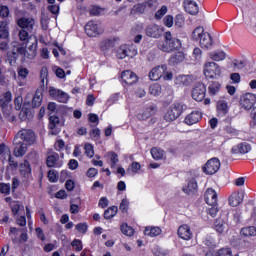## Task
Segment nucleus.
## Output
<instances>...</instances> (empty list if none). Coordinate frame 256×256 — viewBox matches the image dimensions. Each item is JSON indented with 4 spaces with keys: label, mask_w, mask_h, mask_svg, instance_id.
Returning <instances> with one entry per match:
<instances>
[{
    "label": "nucleus",
    "mask_w": 256,
    "mask_h": 256,
    "mask_svg": "<svg viewBox=\"0 0 256 256\" xmlns=\"http://www.w3.org/2000/svg\"><path fill=\"white\" fill-rule=\"evenodd\" d=\"M183 47V44L179 38L173 37L171 32L165 33V41L158 43V49L164 53H171L172 51H179Z\"/></svg>",
    "instance_id": "f257e3e1"
},
{
    "label": "nucleus",
    "mask_w": 256,
    "mask_h": 256,
    "mask_svg": "<svg viewBox=\"0 0 256 256\" xmlns=\"http://www.w3.org/2000/svg\"><path fill=\"white\" fill-rule=\"evenodd\" d=\"M193 41H199L200 46L203 49H211L213 47V38L211 34L205 32V29L201 26L196 27L192 32Z\"/></svg>",
    "instance_id": "f03ea898"
},
{
    "label": "nucleus",
    "mask_w": 256,
    "mask_h": 256,
    "mask_svg": "<svg viewBox=\"0 0 256 256\" xmlns=\"http://www.w3.org/2000/svg\"><path fill=\"white\" fill-rule=\"evenodd\" d=\"M35 132L31 129H22L20 130L15 138L13 143H25L26 145H33L36 141Z\"/></svg>",
    "instance_id": "7ed1b4c3"
},
{
    "label": "nucleus",
    "mask_w": 256,
    "mask_h": 256,
    "mask_svg": "<svg viewBox=\"0 0 256 256\" xmlns=\"http://www.w3.org/2000/svg\"><path fill=\"white\" fill-rule=\"evenodd\" d=\"M19 55H21L23 59L27 57V48L25 46L18 45L14 47L11 52H8L7 59L11 67H15L17 60L19 59Z\"/></svg>",
    "instance_id": "20e7f679"
},
{
    "label": "nucleus",
    "mask_w": 256,
    "mask_h": 256,
    "mask_svg": "<svg viewBox=\"0 0 256 256\" xmlns=\"http://www.w3.org/2000/svg\"><path fill=\"white\" fill-rule=\"evenodd\" d=\"M181 113H183V105L181 103H174L164 114V120L171 123V121L179 119V117H181Z\"/></svg>",
    "instance_id": "39448f33"
},
{
    "label": "nucleus",
    "mask_w": 256,
    "mask_h": 256,
    "mask_svg": "<svg viewBox=\"0 0 256 256\" xmlns=\"http://www.w3.org/2000/svg\"><path fill=\"white\" fill-rule=\"evenodd\" d=\"M204 75L207 79H217L221 77V68L215 62H207L204 65Z\"/></svg>",
    "instance_id": "423d86ee"
},
{
    "label": "nucleus",
    "mask_w": 256,
    "mask_h": 256,
    "mask_svg": "<svg viewBox=\"0 0 256 256\" xmlns=\"http://www.w3.org/2000/svg\"><path fill=\"white\" fill-rule=\"evenodd\" d=\"M219 169H221V161H219V158H212L204 165L203 172L206 175H215Z\"/></svg>",
    "instance_id": "0eeeda50"
},
{
    "label": "nucleus",
    "mask_w": 256,
    "mask_h": 256,
    "mask_svg": "<svg viewBox=\"0 0 256 256\" xmlns=\"http://www.w3.org/2000/svg\"><path fill=\"white\" fill-rule=\"evenodd\" d=\"M20 175L23 178L24 185L27 186L31 183L33 175L31 174V164L27 160L20 164Z\"/></svg>",
    "instance_id": "6e6552de"
},
{
    "label": "nucleus",
    "mask_w": 256,
    "mask_h": 256,
    "mask_svg": "<svg viewBox=\"0 0 256 256\" xmlns=\"http://www.w3.org/2000/svg\"><path fill=\"white\" fill-rule=\"evenodd\" d=\"M256 103V95L253 93H246L240 98V105L243 109L249 111V109H253V105Z\"/></svg>",
    "instance_id": "1a4fd4ad"
},
{
    "label": "nucleus",
    "mask_w": 256,
    "mask_h": 256,
    "mask_svg": "<svg viewBox=\"0 0 256 256\" xmlns=\"http://www.w3.org/2000/svg\"><path fill=\"white\" fill-rule=\"evenodd\" d=\"M205 93H207L205 84L198 82L192 90V98L194 101L201 102L205 99Z\"/></svg>",
    "instance_id": "9d476101"
},
{
    "label": "nucleus",
    "mask_w": 256,
    "mask_h": 256,
    "mask_svg": "<svg viewBox=\"0 0 256 256\" xmlns=\"http://www.w3.org/2000/svg\"><path fill=\"white\" fill-rule=\"evenodd\" d=\"M49 93H50V96L53 99H55V101H58L59 103H67V101H69V94L55 87H50Z\"/></svg>",
    "instance_id": "9b49d317"
},
{
    "label": "nucleus",
    "mask_w": 256,
    "mask_h": 256,
    "mask_svg": "<svg viewBox=\"0 0 256 256\" xmlns=\"http://www.w3.org/2000/svg\"><path fill=\"white\" fill-rule=\"evenodd\" d=\"M165 73H167V65L164 64L157 66L150 71L149 79H151V81H159V79L163 77Z\"/></svg>",
    "instance_id": "f8f14e48"
},
{
    "label": "nucleus",
    "mask_w": 256,
    "mask_h": 256,
    "mask_svg": "<svg viewBox=\"0 0 256 256\" xmlns=\"http://www.w3.org/2000/svg\"><path fill=\"white\" fill-rule=\"evenodd\" d=\"M121 79L126 85H135V83H137V81L139 80L137 74H135V72L131 70L123 71L121 74Z\"/></svg>",
    "instance_id": "ddd939ff"
},
{
    "label": "nucleus",
    "mask_w": 256,
    "mask_h": 256,
    "mask_svg": "<svg viewBox=\"0 0 256 256\" xmlns=\"http://www.w3.org/2000/svg\"><path fill=\"white\" fill-rule=\"evenodd\" d=\"M85 32L88 37H97V35H101L102 33L101 28H99V25H97L94 21H89L85 25Z\"/></svg>",
    "instance_id": "4468645a"
},
{
    "label": "nucleus",
    "mask_w": 256,
    "mask_h": 256,
    "mask_svg": "<svg viewBox=\"0 0 256 256\" xmlns=\"http://www.w3.org/2000/svg\"><path fill=\"white\" fill-rule=\"evenodd\" d=\"M157 112V108L154 105H148L142 112L137 114L139 121H147L150 117H153Z\"/></svg>",
    "instance_id": "2eb2a0df"
},
{
    "label": "nucleus",
    "mask_w": 256,
    "mask_h": 256,
    "mask_svg": "<svg viewBox=\"0 0 256 256\" xmlns=\"http://www.w3.org/2000/svg\"><path fill=\"white\" fill-rule=\"evenodd\" d=\"M251 151V144L247 142H242L231 149V153L234 155H247Z\"/></svg>",
    "instance_id": "dca6fc26"
},
{
    "label": "nucleus",
    "mask_w": 256,
    "mask_h": 256,
    "mask_svg": "<svg viewBox=\"0 0 256 256\" xmlns=\"http://www.w3.org/2000/svg\"><path fill=\"white\" fill-rule=\"evenodd\" d=\"M147 37H152L153 39H159L163 30L156 24H150L145 29Z\"/></svg>",
    "instance_id": "f3484780"
},
{
    "label": "nucleus",
    "mask_w": 256,
    "mask_h": 256,
    "mask_svg": "<svg viewBox=\"0 0 256 256\" xmlns=\"http://www.w3.org/2000/svg\"><path fill=\"white\" fill-rule=\"evenodd\" d=\"M18 26L24 31H33L35 20L33 18L22 17L18 19Z\"/></svg>",
    "instance_id": "a211bd4d"
},
{
    "label": "nucleus",
    "mask_w": 256,
    "mask_h": 256,
    "mask_svg": "<svg viewBox=\"0 0 256 256\" xmlns=\"http://www.w3.org/2000/svg\"><path fill=\"white\" fill-rule=\"evenodd\" d=\"M178 235L181 239H184V241L193 239V232H191V228L187 224H184L178 228Z\"/></svg>",
    "instance_id": "6ab92c4d"
},
{
    "label": "nucleus",
    "mask_w": 256,
    "mask_h": 256,
    "mask_svg": "<svg viewBox=\"0 0 256 256\" xmlns=\"http://www.w3.org/2000/svg\"><path fill=\"white\" fill-rule=\"evenodd\" d=\"M184 9L190 15H197V13H199V6L197 5V2L193 0H185Z\"/></svg>",
    "instance_id": "aec40b11"
},
{
    "label": "nucleus",
    "mask_w": 256,
    "mask_h": 256,
    "mask_svg": "<svg viewBox=\"0 0 256 256\" xmlns=\"http://www.w3.org/2000/svg\"><path fill=\"white\" fill-rule=\"evenodd\" d=\"M201 117V112L194 111L185 117L184 123H186V125H195V123H199V121H201Z\"/></svg>",
    "instance_id": "412c9836"
},
{
    "label": "nucleus",
    "mask_w": 256,
    "mask_h": 256,
    "mask_svg": "<svg viewBox=\"0 0 256 256\" xmlns=\"http://www.w3.org/2000/svg\"><path fill=\"white\" fill-rule=\"evenodd\" d=\"M207 205H217V192L213 188H208L204 194Z\"/></svg>",
    "instance_id": "4be33fe9"
},
{
    "label": "nucleus",
    "mask_w": 256,
    "mask_h": 256,
    "mask_svg": "<svg viewBox=\"0 0 256 256\" xmlns=\"http://www.w3.org/2000/svg\"><path fill=\"white\" fill-rule=\"evenodd\" d=\"M243 197V193H232L231 196L229 197V205H231V207H238V205H241V203H243Z\"/></svg>",
    "instance_id": "5701e85b"
},
{
    "label": "nucleus",
    "mask_w": 256,
    "mask_h": 256,
    "mask_svg": "<svg viewBox=\"0 0 256 256\" xmlns=\"http://www.w3.org/2000/svg\"><path fill=\"white\" fill-rule=\"evenodd\" d=\"M218 117H225L229 113V104L225 100H219L217 102Z\"/></svg>",
    "instance_id": "b1692460"
},
{
    "label": "nucleus",
    "mask_w": 256,
    "mask_h": 256,
    "mask_svg": "<svg viewBox=\"0 0 256 256\" xmlns=\"http://www.w3.org/2000/svg\"><path fill=\"white\" fill-rule=\"evenodd\" d=\"M14 145H15V147H14L13 155H15L16 157H23L25 155V153H27L29 144H25V143L21 142L19 144L14 143Z\"/></svg>",
    "instance_id": "393cba45"
},
{
    "label": "nucleus",
    "mask_w": 256,
    "mask_h": 256,
    "mask_svg": "<svg viewBox=\"0 0 256 256\" xmlns=\"http://www.w3.org/2000/svg\"><path fill=\"white\" fill-rule=\"evenodd\" d=\"M59 117L57 116H50L49 117V129H51L52 135H59V130H57V127H59Z\"/></svg>",
    "instance_id": "a878e982"
},
{
    "label": "nucleus",
    "mask_w": 256,
    "mask_h": 256,
    "mask_svg": "<svg viewBox=\"0 0 256 256\" xmlns=\"http://www.w3.org/2000/svg\"><path fill=\"white\" fill-rule=\"evenodd\" d=\"M185 60V54L183 52H177L170 57L168 60L169 65H179V63H183Z\"/></svg>",
    "instance_id": "bb28decb"
},
{
    "label": "nucleus",
    "mask_w": 256,
    "mask_h": 256,
    "mask_svg": "<svg viewBox=\"0 0 256 256\" xmlns=\"http://www.w3.org/2000/svg\"><path fill=\"white\" fill-rule=\"evenodd\" d=\"M197 187V181L192 179L188 182L187 187L183 188V191L187 193V195H194V193H197Z\"/></svg>",
    "instance_id": "cd10ccee"
},
{
    "label": "nucleus",
    "mask_w": 256,
    "mask_h": 256,
    "mask_svg": "<svg viewBox=\"0 0 256 256\" xmlns=\"http://www.w3.org/2000/svg\"><path fill=\"white\" fill-rule=\"evenodd\" d=\"M0 39H4V41L9 39V27L5 21L0 22Z\"/></svg>",
    "instance_id": "c85d7f7f"
},
{
    "label": "nucleus",
    "mask_w": 256,
    "mask_h": 256,
    "mask_svg": "<svg viewBox=\"0 0 256 256\" xmlns=\"http://www.w3.org/2000/svg\"><path fill=\"white\" fill-rule=\"evenodd\" d=\"M221 91V84L219 82H211L208 87V93L211 97H215Z\"/></svg>",
    "instance_id": "c756f323"
},
{
    "label": "nucleus",
    "mask_w": 256,
    "mask_h": 256,
    "mask_svg": "<svg viewBox=\"0 0 256 256\" xmlns=\"http://www.w3.org/2000/svg\"><path fill=\"white\" fill-rule=\"evenodd\" d=\"M176 85H191V76L179 75L175 78Z\"/></svg>",
    "instance_id": "7c9ffc66"
},
{
    "label": "nucleus",
    "mask_w": 256,
    "mask_h": 256,
    "mask_svg": "<svg viewBox=\"0 0 256 256\" xmlns=\"http://www.w3.org/2000/svg\"><path fill=\"white\" fill-rule=\"evenodd\" d=\"M144 235H147L148 237H157V235H161V228L146 227L144 230Z\"/></svg>",
    "instance_id": "2f4dec72"
},
{
    "label": "nucleus",
    "mask_w": 256,
    "mask_h": 256,
    "mask_svg": "<svg viewBox=\"0 0 256 256\" xmlns=\"http://www.w3.org/2000/svg\"><path fill=\"white\" fill-rule=\"evenodd\" d=\"M240 233H241V235H243V237H255L256 236V227L249 226V227L242 228Z\"/></svg>",
    "instance_id": "473e14b6"
},
{
    "label": "nucleus",
    "mask_w": 256,
    "mask_h": 256,
    "mask_svg": "<svg viewBox=\"0 0 256 256\" xmlns=\"http://www.w3.org/2000/svg\"><path fill=\"white\" fill-rule=\"evenodd\" d=\"M131 50L129 49V46H120V49L117 51V58L118 59H125V57H130Z\"/></svg>",
    "instance_id": "72a5a7b5"
},
{
    "label": "nucleus",
    "mask_w": 256,
    "mask_h": 256,
    "mask_svg": "<svg viewBox=\"0 0 256 256\" xmlns=\"http://www.w3.org/2000/svg\"><path fill=\"white\" fill-rule=\"evenodd\" d=\"M13 99V95L11 94V92H6L3 97L0 99V107H2V109H5V107H7V105H9V103H11V100Z\"/></svg>",
    "instance_id": "f704fd0d"
},
{
    "label": "nucleus",
    "mask_w": 256,
    "mask_h": 256,
    "mask_svg": "<svg viewBox=\"0 0 256 256\" xmlns=\"http://www.w3.org/2000/svg\"><path fill=\"white\" fill-rule=\"evenodd\" d=\"M41 103H43V93L40 91H36L32 100V107H41Z\"/></svg>",
    "instance_id": "c9c22d12"
},
{
    "label": "nucleus",
    "mask_w": 256,
    "mask_h": 256,
    "mask_svg": "<svg viewBox=\"0 0 256 256\" xmlns=\"http://www.w3.org/2000/svg\"><path fill=\"white\" fill-rule=\"evenodd\" d=\"M115 47V39H105L100 44V49L102 51H107V49H113Z\"/></svg>",
    "instance_id": "e433bc0d"
},
{
    "label": "nucleus",
    "mask_w": 256,
    "mask_h": 256,
    "mask_svg": "<svg viewBox=\"0 0 256 256\" xmlns=\"http://www.w3.org/2000/svg\"><path fill=\"white\" fill-rule=\"evenodd\" d=\"M19 119H21V121H27V119H33V113H31V109L22 108V110L19 113Z\"/></svg>",
    "instance_id": "4c0bfd02"
},
{
    "label": "nucleus",
    "mask_w": 256,
    "mask_h": 256,
    "mask_svg": "<svg viewBox=\"0 0 256 256\" xmlns=\"http://www.w3.org/2000/svg\"><path fill=\"white\" fill-rule=\"evenodd\" d=\"M28 50L29 52L26 50V57L28 59H34L37 55V40L29 46Z\"/></svg>",
    "instance_id": "58836bf2"
},
{
    "label": "nucleus",
    "mask_w": 256,
    "mask_h": 256,
    "mask_svg": "<svg viewBox=\"0 0 256 256\" xmlns=\"http://www.w3.org/2000/svg\"><path fill=\"white\" fill-rule=\"evenodd\" d=\"M214 229L217 233H225V229H227L225 222L221 219H217L214 222Z\"/></svg>",
    "instance_id": "ea45409f"
},
{
    "label": "nucleus",
    "mask_w": 256,
    "mask_h": 256,
    "mask_svg": "<svg viewBox=\"0 0 256 256\" xmlns=\"http://www.w3.org/2000/svg\"><path fill=\"white\" fill-rule=\"evenodd\" d=\"M227 57L224 51L212 52L210 53V58L212 61H223Z\"/></svg>",
    "instance_id": "a19ab883"
},
{
    "label": "nucleus",
    "mask_w": 256,
    "mask_h": 256,
    "mask_svg": "<svg viewBox=\"0 0 256 256\" xmlns=\"http://www.w3.org/2000/svg\"><path fill=\"white\" fill-rule=\"evenodd\" d=\"M57 161H59V154H53L47 157V167H57Z\"/></svg>",
    "instance_id": "79ce46f5"
},
{
    "label": "nucleus",
    "mask_w": 256,
    "mask_h": 256,
    "mask_svg": "<svg viewBox=\"0 0 256 256\" xmlns=\"http://www.w3.org/2000/svg\"><path fill=\"white\" fill-rule=\"evenodd\" d=\"M118 210L119 209L117 208V206H112L108 208L107 210L104 211V218L113 219V217L117 215Z\"/></svg>",
    "instance_id": "37998d69"
},
{
    "label": "nucleus",
    "mask_w": 256,
    "mask_h": 256,
    "mask_svg": "<svg viewBox=\"0 0 256 256\" xmlns=\"http://www.w3.org/2000/svg\"><path fill=\"white\" fill-rule=\"evenodd\" d=\"M151 155H152L153 159H155L156 161H159V160L163 159L165 152L160 148H152Z\"/></svg>",
    "instance_id": "c03bdc74"
},
{
    "label": "nucleus",
    "mask_w": 256,
    "mask_h": 256,
    "mask_svg": "<svg viewBox=\"0 0 256 256\" xmlns=\"http://www.w3.org/2000/svg\"><path fill=\"white\" fill-rule=\"evenodd\" d=\"M120 229L123 235H126L127 237H133V234L135 233V230L125 223L121 225Z\"/></svg>",
    "instance_id": "a18cd8bd"
},
{
    "label": "nucleus",
    "mask_w": 256,
    "mask_h": 256,
    "mask_svg": "<svg viewBox=\"0 0 256 256\" xmlns=\"http://www.w3.org/2000/svg\"><path fill=\"white\" fill-rule=\"evenodd\" d=\"M149 92L151 95H154V97H157L161 95V84L155 83L149 87Z\"/></svg>",
    "instance_id": "49530a36"
},
{
    "label": "nucleus",
    "mask_w": 256,
    "mask_h": 256,
    "mask_svg": "<svg viewBox=\"0 0 256 256\" xmlns=\"http://www.w3.org/2000/svg\"><path fill=\"white\" fill-rule=\"evenodd\" d=\"M140 170H141V164L139 162H133L131 164V167L127 169V173L129 175H135V173H139Z\"/></svg>",
    "instance_id": "de8ad7c7"
},
{
    "label": "nucleus",
    "mask_w": 256,
    "mask_h": 256,
    "mask_svg": "<svg viewBox=\"0 0 256 256\" xmlns=\"http://www.w3.org/2000/svg\"><path fill=\"white\" fill-rule=\"evenodd\" d=\"M11 155V149L5 146V144H0V157L7 159Z\"/></svg>",
    "instance_id": "09e8293b"
},
{
    "label": "nucleus",
    "mask_w": 256,
    "mask_h": 256,
    "mask_svg": "<svg viewBox=\"0 0 256 256\" xmlns=\"http://www.w3.org/2000/svg\"><path fill=\"white\" fill-rule=\"evenodd\" d=\"M223 131L227 135H231L232 137H235V136L239 135V131H237V129L233 128V126H231V125L224 126Z\"/></svg>",
    "instance_id": "8fccbe9b"
},
{
    "label": "nucleus",
    "mask_w": 256,
    "mask_h": 256,
    "mask_svg": "<svg viewBox=\"0 0 256 256\" xmlns=\"http://www.w3.org/2000/svg\"><path fill=\"white\" fill-rule=\"evenodd\" d=\"M108 155L111 161V168L115 169V167H117V163H119V155H117L115 152H110Z\"/></svg>",
    "instance_id": "3c124183"
},
{
    "label": "nucleus",
    "mask_w": 256,
    "mask_h": 256,
    "mask_svg": "<svg viewBox=\"0 0 256 256\" xmlns=\"http://www.w3.org/2000/svg\"><path fill=\"white\" fill-rule=\"evenodd\" d=\"M33 31L31 30H20L19 31V39L20 41H24L25 43H27L29 41V34L32 33Z\"/></svg>",
    "instance_id": "603ef678"
},
{
    "label": "nucleus",
    "mask_w": 256,
    "mask_h": 256,
    "mask_svg": "<svg viewBox=\"0 0 256 256\" xmlns=\"http://www.w3.org/2000/svg\"><path fill=\"white\" fill-rule=\"evenodd\" d=\"M0 193L9 195L11 193V184L0 183Z\"/></svg>",
    "instance_id": "864d4df0"
},
{
    "label": "nucleus",
    "mask_w": 256,
    "mask_h": 256,
    "mask_svg": "<svg viewBox=\"0 0 256 256\" xmlns=\"http://www.w3.org/2000/svg\"><path fill=\"white\" fill-rule=\"evenodd\" d=\"M167 13V6H162L161 9H159L156 13H155V19L159 20V19H163V17L165 16V14Z\"/></svg>",
    "instance_id": "5fc2aeb1"
},
{
    "label": "nucleus",
    "mask_w": 256,
    "mask_h": 256,
    "mask_svg": "<svg viewBox=\"0 0 256 256\" xmlns=\"http://www.w3.org/2000/svg\"><path fill=\"white\" fill-rule=\"evenodd\" d=\"M18 76L20 79L25 80L29 76V69L27 68H19L18 69Z\"/></svg>",
    "instance_id": "6e6d98bb"
},
{
    "label": "nucleus",
    "mask_w": 256,
    "mask_h": 256,
    "mask_svg": "<svg viewBox=\"0 0 256 256\" xmlns=\"http://www.w3.org/2000/svg\"><path fill=\"white\" fill-rule=\"evenodd\" d=\"M84 149H85V154L87 155V157L91 158L95 155V150H93V145L86 144Z\"/></svg>",
    "instance_id": "4d7b16f0"
},
{
    "label": "nucleus",
    "mask_w": 256,
    "mask_h": 256,
    "mask_svg": "<svg viewBox=\"0 0 256 256\" xmlns=\"http://www.w3.org/2000/svg\"><path fill=\"white\" fill-rule=\"evenodd\" d=\"M72 247H75V251H83V242L79 239H75L71 243Z\"/></svg>",
    "instance_id": "13d9d810"
},
{
    "label": "nucleus",
    "mask_w": 256,
    "mask_h": 256,
    "mask_svg": "<svg viewBox=\"0 0 256 256\" xmlns=\"http://www.w3.org/2000/svg\"><path fill=\"white\" fill-rule=\"evenodd\" d=\"M211 208L207 210L208 215L212 217H217V214L219 213V207L217 205H210Z\"/></svg>",
    "instance_id": "bf43d9fd"
},
{
    "label": "nucleus",
    "mask_w": 256,
    "mask_h": 256,
    "mask_svg": "<svg viewBox=\"0 0 256 256\" xmlns=\"http://www.w3.org/2000/svg\"><path fill=\"white\" fill-rule=\"evenodd\" d=\"M119 209H120V211H122V213H127L128 209H129V200L124 198L122 200V202L120 203Z\"/></svg>",
    "instance_id": "052dcab7"
},
{
    "label": "nucleus",
    "mask_w": 256,
    "mask_h": 256,
    "mask_svg": "<svg viewBox=\"0 0 256 256\" xmlns=\"http://www.w3.org/2000/svg\"><path fill=\"white\" fill-rule=\"evenodd\" d=\"M48 179L51 183H57V172L55 170H50L48 172Z\"/></svg>",
    "instance_id": "680f3d73"
},
{
    "label": "nucleus",
    "mask_w": 256,
    "mask_h": 256,
    "mask_svg": "<svg viewBox=\"0 0 256 256\" xmlns=\"http://www.w3.org/2000/svg\"><path fill=\"white\" fill-rule=\"evenodd\" d=\"M78 233H87V223H79L76 225Z\"/></svg>",
    "instance_id": "e2e57ef3"
},
{
    "label": "nucleus",
    "mask_w": 256,
    "mask_h": 256,
    "mask_svg": "<svg viewBox=\"0 0 256 256\" xmlns=\"http://www.w3.org/2000/svg\"><path fill=\"white\" fill-rule=\"evenodd\" d=\"M0 17H9V7L7 6H0Z\"/></svg>",
    "instance_id": "0e129e2a"
},
{
    "label": "nucleus",
    "mask_w": 256,
    "mask_h": 256,
    "mask_svg": "<svg viewBox=\"0 0 256 256\" xmlns=\"http://www.w3.org/2000/svg\"><path fill=\"white\" fill-rule=\"evenodd\" d=\"M163 21L166 27H173V16L168 15L164 18Z\"/></svg>",
    "instance_id": "69168bd1"
},
{
    "label": "nucleus",
    "mask_w": 256,
    "mask_h": 256,
    "mask_svg": "<svg viewBox=\"0 0 256 256\" xmlns=\"http://www.w3.org/2000/svg\"><path fill=\"white\" fill-rule=\"evenodd\" d=\"M99 173V170H97V168H90L86 175L87 177H89L90 179H92V177H96V175Z\"/></svg>",
    "instance_id": "338daca9"
},
{
    "label": "nucleus",
    "mask_w": 256,
    "mask_h": 256,
    "mask_svg": "<svg viewBox=\"0 0 256 256\" xmlns=\"http://www.w3.org/2000/svg\"><path fill=\"white\" fill-rule=\"evenodd\" d=\"M133 11H135V13H145V5L137 4L133 7Z\"/></svg>",
    "instance_id": "774afa93"
}]
</instances>
